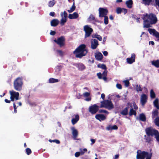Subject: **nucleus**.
<instances>
[{"label":"nucleus","instance_id":"obj_44","mask_svg":"<svg viewBox=\"0 0 159 159\" xmlns=\"http://www.w3.org/2000/svg\"><path fill=\"white\" fill-rule=\"evenodd\" d=\"M148 154L146 155V159H151L152 157V153H149L147 152Z\"/></svg>","mask_w":159,"mask_h":159},{"label":"nucleus","instance_id":"obj_37","mask_svg":"<svg viewBox=\"0 0 159 159\" xmlns=\"http://www.w3.org/2000/svg\"><path fill=\"white\" fill-rule=\"evenodd\" d=\"M144 137H145L146 140V142L148 143H150L151 141H152V139L150 136H147L146 135H145Z\"/></svg>","mask_w":159,"mask_h":159},{"label":"nucleus","instance_id":"obj_12","mask_svg":"<svg viewBox=\"0 0 159 159\" xmlns=\"http://www.w3.org/2000/svg\"><path fill=\"white\" fill-rule=\"evenodd\" d=\"M91 47L92 49H96L99 45L98 41L95 39H91Z\"/></svg>","mask_w":159,"mask_h":159},{"label":"nucleus","instance_id":"obj_50","mask_svg":"<svg viewBox=\"0 0 159 159\" xmlns=\"http://www.w3.org/2000/svg\"><path fill=\"white\" fill-rule=\"evenodd\" d=\"M57 53L59 54L60 56H62L63 55V52L61 50H57Z\"/></svg>","mask_w":159,"mask_h":159},{"label":"nucleus","instance_id":"obj_54","mask_svg":"<svg viewBox=\"0 0 159 159\" xmlns=\"http://www.w3.org/2000/svg\"><path fill=\"white\" fill-rule=\"evenodd\" d=\"M107 70H104L102 74V75L103 76H107Z\"/></svg>","mask_w":159,"mask_h":159},{"label":"nucleus","instance_id":"obj_46","mask_svg":"<svg viewBox=\"0 0 159 159\" xmlns=\"http://www.w3.org/2000/svg\"><path fill=\"white\" fill-rule=\"evenodd\" d=\"M98 110V112L100 113H104L107 114H108L109 113L106 110L100 109L99 110Z\"/></svg>","mask_w":159,"mask_h":159},{"label":"nucleus","instance_id":"obj_36","mask_svg":"<svg viewBox=\"0 0 159 159\" xmlns=\"http://www.w3.org/2000/svg\"><path fill=\"white\" fill-rule=\"evenodd\" d=\"M89 19L90 20H94L96 22H99V21L97 20V19H96L94 16L92 15H91L90 16Z\"/></svg>","mask_w":159,"mask_h":159},{"label":"nucleus","instance_id":"obj_24","mask_svg":"<svg viewBox=\"0 0 159 159\" xmlns=\"http://www.w3.org/2000/svg\"><path fill=\"white\" fill-rule=\"evenodd\" d=\"M129 108V107L128 106L125 108L121 112V114L123 115L126 116L128 114V110Z\"/></svg>","mask_w":159,"mask_h":159},{"label":"nucleus","instance_id":"obj_57","mask_svg":"<svg viewBox=\"0 0 159 159\" xmlns=\"http://www.w3.org/2000/svg\"><path fill=\"white\" fill-rule=\"evenodd\" d=\"M118 129V127L116 125H113L111 127V129L112 130H117Z\"/></svg>","mask_w":159,"mask_h":159},{"label":"nucleus","instance_id":"obj_21","mask_svg":"<svg viewBox=\"0 0 159 159\" xmlns=\"http://www.w3.org/2000/svg\"><path fill=\"white\" fill-rule=\"evenodd\" d=\"M79 120V116L78 115H75V118H73L71 120L72 124L73 125L75 124Z\"/></svg>","mask_w":159,"mask_h":159},{"label":"nucleus","instance_id":"obj_62","mask_svg":"<svg viewBox=\"0 0 159 159\" xmlns=\"http://www.w3.org/2000/svg\"><path fill=\"white\" fill-rule=\"evenodd\" d=\"M133 106L135 110H137L138 109V107L135 103L133 104Z\"/></svg>","mask_w":159,"mask_h":159},{"label":"nucleus","instance_id":"obj_22","mask_svg":"<svg viewBox=\"0 0 159 159\" xmlns=\"http://www.w3.org/2000/svg\"><path fill=\"white\" fill-rule=\"evenodd\" d=\"M61 16L62 18L61 20L60 24L61 26L63 25L66 22V18H64L63 17V12H61Z\"/></svg>","mask_w":159,"mask_h":159},{"label":"nucleus","instance_id":"obj_38","mask_svg":"<svg viewBox=\"0 0 159 159\" xmlns=\"http://www.w3.org/2000/svg\"><path fill=\"white\" fill-rule=\"evenodd\" d=\"M154 122L155 125L159 127V117H156L154 120Z\"/></svg>","mask_w":159,"mask_h":159},{"label":"nucleus","instance_id":"obj_18","mask_svg":"<svg viewBox=\"0 0 159 159\" xmlns=\"http://www.w3.org/2000/svg\"><path fill=\"white\" fill-rule=\"evenodd\" d=\"M95 57L96 60L98 61L102 60L103 57L102 54L99 52L95 53Z\"/></svg>","mask_w":159,"mask_h":159},{"label":"nucleus","instance_id":"obj_5","mask_svg":"<svg viewBox=\"0 0 159 159\" xmlns=\"http://www.w3.org/2000/svg\"><path fill=\"white\" fill-rule=\"evenodd\" d=\"M145 132L148 136H151L156 135L158 132L157 130L153 129L151 127L146 128L145 129Z\"/></svg>","mask_w":159,"mask_h":159},{"label":"nucleus","instance_id":"obj_9","mask_svg":"<svg viewBox=\"0 0 159 159\" xmlns=\"http://www.w3.org/2000/svg\"><path fill=\"white\" fill-rule=\"evenodd\" d=\"M99 16L100 17H103L106 16L107 14L108 11L106 8L100 7L98 9Z\"/></svg>","mask_w":159,"mask_h":159},{"label":"nucleus","instance_id":"obj_49","mask_svg":"<svg viewBox=\"0 0 159 159\" xmlns=\"http://www.w3.org/2000/svg\"><path fill=\"white\" fill-rule=\"evenodd\" d=\"M13 107L14 109V112L15 113H17V111L16 110V109L17 108V107H16V106L14 102L13 103Z\"/></svg>","mask_w":159,"mask_h":159},{"label":"nucleus","instance_id":"obj_35","mask_svg":"<svg viewBox=\"0 0 159 159\" xmlns=\"http://www.w3.org/2000/svg\"><path fill=\"white\" fill-rule=\"evenodd\" d=\"M150 96L152 98H154L156 97L155 93L152 89H151L150 90Z\"/></svg>","mask_w":159,"mask_h":159},{"label":"nucleus","instance_id":"obj_11","mask_svg":"<svg viewBox=\"0 0 159 159\" xmlns=\"http://www.w3.org/2000/svg\"><path fill=\"white\" fill-rule=\"evenodd\" d=\"M137 153V159H144L146 155L148 154L147 152L143 151L141 152L140 150H138Z\"/></svg>","mask_w":159,"mask_h":159},{"label":"nucleus","instance_id":"obj_52","mask_svg":"<svg viewBox=\"0 0 159 159\" xmlns=\"http://www.w3.org/2000/svg\"><path fill=\"white\" fill-rule=\"evenodd\" d=\"M97 75L98 76V78L99 79H102V74L101 72H99L97 74Z\"/></svg>","mask_w":159,"mask_h":159},{"label":"nucleus","instance_id":"obj_32","mask_svg":"<svg viewBox=\"0 0 159 159\" xmlns=\"http://www.w3.org/2000/svg\"><path fill=\"white\" fill-rule=\"evenodd\" d=\"M56 2L54 0H52L48 2V5L50 7H52L55 4Z\"/></svg>","mask_w":159,"mask_h":159},{"label":"nucleus","instance_id":"obj_14","mask_svg":"<svg viewBox=\"0 0 159 159\" xmlns=\"http://www.w3.org/2000/svg\"><path fill=\"white\" fill-rule=\"evenodd\" d=\"M148 97L146 95L143 94L141 96L140 102L142 106H144L147 102Z\"/></svg>","mask_w":159,"mask_h":159},{"label":"nucleus","instance_id":"obj_31","mask_svg":"<svg viewBox=\"0 0 159 159\" xmlns=\"http://www.w3.org/2000/svg\"><path fill=\"white\" fill-rule=\"evenodd\" d=\"M58 81L59 80L58 79L53 78H50L49 80V82L51 83H57Z\"/></svg>","mask_w":159,"mask_h":159},{"label":"nucleus","instance_id":"obj_3","mask_svg":"<svg viewBox=\"0 0 159 159\" xmlns=\"http://www.w3.org/2000/svg\"><path fill=\"white\" fill-rule=\"evenodd\" d=\"M23 85V78L22 77L17 78L13 82L14 89L17 91H20L22 90Z\"/></svg>","mask_w":159,"mask_h":159},{"label":"nucleus","instance_id":"obj_60","mask_svg":"<svg viewBox=\"0 0 159 159\" xmlns=\"http://www.w3.org/2000/svg\"><path fill=\"white\" fill-rule=\"evenodd\" d=\"M80 152H76L75 154V156L76 157H78L80 155Z\"/></svg>","mask_w":159,"mask_h":159},{"label":"nucleus","instance_id":"obj_41","mask_svg":"<svg viewBox=\"0 0 159 159\" xmlns=\"http://www.w3.org/2000/svg\"><path fill=\"white\" fill-rule=\"evenodd\" d=\"M25 152L28 155H30L32 153L31 150L29 148H27L26 149Z\"/></svg>","mask_w":159,"mask_h":159},{"label":"nucleus","instance_id":"obj_51","mask_svg":"<svg viewBox=\"0 0 159 159\" xmlns=\"http://www.w3.org/2000/svg\"><path fill=\"white\" fill-rule=\"evenodd\" d=\"M83 95L84 97H88L90 95V93L89 92H86L84 93Z\"/></svg>","mask_w":159,"mask_h":159},{"label":"nucleus","instance_id":"obj_45","mask_svg":"<svg viewBox=\"0 0 159 159\" xmlns=\"http://www.w3.org/2000/svg\"><path fill=\"white\" fill-rule=\"evenodd\" d=\"M104 23L105 25H107L108 23V19L107 16H106L104 17Z\"/></svg>","mask_w":159,"mask_h":159},{"label":"nucleus","instance_id":"obj_47","mask_svg":"<svg viewBox=\"0 0 159 159\" xmlns=\"http://www.w3.org/2000/svg\"><path fill=\"white\" fill-rule=\"evenodd\" d=\"M28 103L29 105L31 107H35L37 105V104L35 102H29Z\"/></svg>","mask_w":159,"mask_h":159},{"label":"nucleus","instance_id":"obj_8","mask_svg":"<svg viewBox=\"0 0 159 159\" xmlns=\"http://www.w3.org/2000/svg\"><path fill=\"white\" fill-rule=\"evenodd\" d=\"M84 30L85 32V38L89 37L93 32V29L88 25H85L84 26Z\"/></svg>","mask_w":159,"mask_h":159},{"label":"nucleus","instance_id":"obj_17","mask_svg":"<svg viewBox=\"0 0 159 159\" xmlns=\"http://www.w3.org/2000/svg\"><path fill=\"white\" fill-rule=\"evenodd\" d=\"M72 130V134L73 136V139L74 140L77 139L76 138L77 137L78 135V131L77 129H75V128L72 127L71 128Z\"/></svg>","mask_w":159,"mask_h":159},{"label":"nucleus","instance_id":"obj_33","mask_svg":"<svg viewBox=\"0 0 159 159\" xmlns=\"http://www.w3.org/2000/svg\"><path fill=\"white\" fill-rule=\"evenodd\" d=\"M97 66L98 68H101L102 69L105 70H106L107 69L106 65L104 64H99Z\"/></svg>","mask_w":159,"mask_h":159},{"label":"nucleus","instance_id":"obj_61","mask_svg":"<svg viewBox=\"0 0 159 159\" xmlns=\"http://www.w3.org/2000/svg\"><path fill=\"white\" fill-rule=\"evenodd\" d=\"M56 32L54 31L51 30L50 32V34L52 35H54L56 34Z\"/></svg>","mask_w":159,"mask_h":159},{"label":"nucleus","instance_id":"obj_10","mask_svg":"<svg viewBox=\"0 0 159 159\" xmlns=\"http://www.w3.org/2000/svg\"><path fill=\"white\" fill-rule=\"evenodd\" d=\"M99 109V107L95 104L89 107V111L91 114L93 115L95 114L98 112Z\"/></svg>","mask_w":159,"mask_h":159},{"label":"nucleus","instance_id":"obj_15","mask_svg":"<svg viewBox=\"0 0 159 159\" xmlns=\"http://www.w3.org/2000/svg\"><path fill=\"white\" fill-rule=\"evenodd\" d=\"M135 55L134 53L132 54L131 57L130 58H127L126 61L128 63L131 64L135 61Z\"/></svg>","mask_w":159,"mask_h":159},{"label":"nucleus","instance_id":"obj_58","mask_svg":"<svg viewBox=\"0 0 159 159\" xmlns=\"http://www.w3.org/2000/svg\"><path fill=\"white\" fill-rule=\"evenodd\" d=\"M127 11H128L127 9H125V8H122V12L124 13V14H126L127 12Z\"/></svg>","mask_w":159,"mask_h":159},{"label":"nucleus","instance_id":"obj_23","mask_svg":"<svg viewBox=\"0 0 159 159\" xmlns=\"http://www.w3.org/2000/svg\"><path fill=\"white\" fill-rule=\"evenodd\" d=\"M125 3L128 8H130L132 7L133 4V2L132 0H128L126 1Z\"/></svg>","mask_w":159,"mask_h":159},{"label":"nucleus","instance_id":"obj_34","mask_svg":"<svg viewBox=\"0 0 159 159\" xmlns=\"http://www.w3.org/2000/svg\"><path fill=\"white\" fill-rule=\"evenodd\" d=\"M78 67L79 69L81 70H83L85 68L84 65L82 63L79 64Z\"/></svg>","mask_w":159,"mask_h":159},{"label":"nucleus","instance_id":"obj_30","mask_svg":"<svg viewBox=\"0 0 159 159\" xmlns=\"http://www.w3.org/2000/svg\"><path fill=\"white\" fill-rule=\"evenodd\" d=\"M74 2L70 10H68L67 11L69 13H71L75 9L76 7L75 5L74 0H73Z\"/></svg>","mask_w":159,"mask_h":159},{"label":"nucleus","instance_id":"obj_19","mask_svg":"<svg viewBox=\"0 0 159 159\" xmlns=\"http://www.w3.org/2000/svg\"><path fill=\"white\" fill-rule=\"evenodd\" d=\"M79 16V15L77 12H74L72 14H69L68 18L71 19H75L78 18Z\"/></svg>","mask_w":159,"mask_h":159},{"label":"nucleus","instance_id":"obj_59","mask_svg":"<svg viewBox=\"0 0 159 159\" xmlns=\"http://www.w3.org/2000/svg\"><path fill=\"white\" fill-rule=\"evenodd\" d=\"M63 16L64 17V18H66L67 16V14L66 12L65 11H64L63 12Z\"/></svg>","mask_w":159,"mask_h":159},{"label":"nucleus","instance_id":"obj_16","mask_svg":"<svg viewBox=\"0 0 159 159\" xmlns=\"http://www.w3.org/2000/svg\"><path fill=\"white\" fill-rule=\"evenodd\" d=\"M95 118L100 121H101L106 119V116L103 114H98L95 116Z\"/></svg>","mask_w":159,"mask_h":159},{"label":"nucleus","instance_id":"obj_43","mask_svg":"<svg viewBox=\"0 0 159 159\" xmlns=\"http://www.w3.org/2000/svg\"><path fill=\"white\" fill-rule=\"evenodd\" d=\"M145 5H149L152 0H143Z\"/></svg>","mask_w":159,"mask_h":159},{"label":"nucleus","instance_id":"obj_29","mask_svg":"<svg viewBox=\"0 0 159 159\" xmlns=\"http://www.w3.org/2000/svg\"><path fill=\"white\" fill-rule=\"evenodd\" d=\"M153 103L154 106L157 109H159V101L158 98H157L154 101Z\"/></svg>","mask_w":159,"mask_h":159},{"label":"nucleus","instance_id":"obj_56","mask_svg":"<svg viewBox=\"0 0 159 159\" xmlns=\"http://www.w3.org/2000/svg\"><path fill=\"white\" fill-rule=\"evenodd\" d=\"M96 38H97L100 41H101L102 40V37L100 35L98 34L97 35V37Z\"/></svg>","mask_w":159,"mask_h":159},{"label":"nucleus","instance_id":"obj_26","mask_svg":"<svg viewBox=\"0 0 159 159\" xmlns=\"http://www.w3.org/2000/svg\"><path fill=\"white\" fill-rule=\"evenodd\" d=\"M152 117L153 119L155 117L157 116L159 114L158 111L157 109H155L152 112Z\"/></svg>","mask_w":159,"mask_h":159},{"label":"nucleus","instance_id":"obj_39","mask_svg":"<svg viewBox=\"0 0 159 159\" xmlns=\"http://www.w3.org/2000/svg\"><path fill=\"white\" fill-rule=\"evenodd\" d=\"M136 91L138 92L142 91L143 90L142 88L140 86V85L139 86L138 85H136Z\"/></svg>","mask_w":159,"mask_h":159},{"label":"nucleus","instance_id":"obj_55","mask_svg":"<svg viewBox=\"0 0 159 159\" xmlns=\"http://www.w3.org/2000/svg\"><path fill=\"white\" fill-rule=\"evenodd\" d=\"M157 134L155 136V138H156L157 141L159 143V133H157Z\"/></svg>","mask_w":159,"mask_h":159},{"label":"nucleus","instance_id":"obj_13","mask_svg":"<svg viewBox=\"0 0 159 159\" xmlns=\"http://www.w3.org/2000/svg\"><path fill=\"white\" fill-rule=\"evenodd\" d=\"M148 31L149 33L155 36L156 38H157L159 40V33L157 32L155 29H153L149 28L148 29Z\"/></svg>","mask_w":159,"mask_h":159},{"label":"nucleus","instance_id":"obj_7","mask_svg":"<svg viewBox=\"0 0 159 159\" xmlns=\"http://www.w3.org/2000/svg\"><path fill=\"white\" fill-rule=\"evenodd\" d=\"M65 39L63 36L58 38L57 40H54V41L58 44L60 47L63 46L65 44Z\"/></svg>","mask_w":159,"mask_h":159},{"label":"nucleus","instance_id":"obj_48","mask_svg":"<svg viewBox=\"0 0 159 159\" xmlns=\"http://www.w3.org/2000/svg\"><path fill=\"white\" fill-rule=\"evenodd\" d=\"M124 82L126 87H128L129 86V82L128 80H125Z\"/></svg>","mask_w":159,"mask_h":159},{"label":"nucleus","instance_id":"obj_20","mask_svg":"<svg viewBox=\"0 0 159 159\" xmlns=\"http://www.w3.org/2000/svg\"><path fill=\"white\" fill-rule=\"evenodd\" d=\"M59 23V21L57 19H53L51 21V25L52 26L56 27L57 26Z\"/></svg>","mask_w":159,"mask_h":159},{"label":"nucleus","instance_id":"obj_25","mask_svg":"<svg viewBox=\"0 0 159 159\" xmlns=\"http://www.w3.org/2000/svg\"><path fill=\"white\" fill-rule=\"evenodd\" d=\"M139 118L140 120L143 121H145L146 119L145 116L143 113L139 114Z\"/></svg>","mask_w":159,"mask_h":159},{"label":"nucleus","instance_id":"obj_64","mask_svg":"<svg viewBox=\"0 0 159 159\" xmlns=\"http://www.w3.org/2000/svg\"><path fill=\"white\" fill-rule=\"evenodd\" d=\"M155 1L156 5L158 6L159 7V0H155Z\"/></svg>","mask_w":159,"mask_h":159},{"label":"nucleus","instance_id":"obj_4","mask_svg":"<svg viewBox=\"0 0 159 159\" xmlns=\"http://www.w3.org/2000/svg\"><path fill=\"white\" fill-rule=\"evenodd\" d=\"M100 107H105L109 110H111L114 108V105L111 100H107L101 102Z\"/></svg>","mask_w":159,"mask_h":159},{"label":"nucleus","instance_id":"obj_40","mask_svg":"<svg viewBox=\"0 0 159 159\" xmlns=\"http://www.w3.org/2000/svg\"><path fill=\"white\" fill-rule=\"evenodd\" d=\"M49 141L51 143L52 142H55L57 144H59L60 143V141L58 140L57 139H55V140H51V139H49Z\"/></svg>","mask_w":159,"mask_h":159},{"label":"nucleus","instance_id":"obj_63","mask_svg":"<svg viewBox=\"0 0 159 159\" xmlns=\"http://www.w3.org/2000/svg\"><path fill=\"white\" fill-rule=\"evenodd\" d=\"M119 154H116L115 156V157L114 158V159H118L119 158Z\"/></svg>","mask_w":159,"mask_h":159},{"label":"nucleus","instance_id":"obj_27","mask_svg":"<svg viewBox=\"0 0 159 159\" xmlns=\"http://www.w3.org/2000/svg\"><path fill=\"white\" fill-rule=\"evenodd\" d=\"M152 65L156 67H159V60L153 61L152 62Z\"/></svg>","mask_w":159,"mask_h":159},{"label":"nucleus","instance_id":"obj_2","mask_svg":"<svg viewBox=\"0 0 159 159\" xmlns=\"http://www.w3.org/2000/svg\"><path fill=\"white\" fill-rule=\"evenodd\" d=\"M88 52L86 45L84 44H81L75 49L73 53L75 55L76 57L81 58L82 57L85 56Z\"/></svg>","mask_w":159,"mask_h":159},{"label":"nucleus","instance_id":"obj_1","mask_svg":"<svg viewBox=\"0 0 159 159\" xmlns=\"http://www.w3.org/2000/svg\"><path fill=\"white\" fill-rule=\"evenodd\" d=\"M142 19L143 20V28L151 27V25L155 24L157 21L156 16L152 13L143 15Z\"/></svg>","mask_w":159,"mask_h":159},{"label":"nucleus","instance_id":"obj_28","mask_svg":"<svg viewBox=\"0 0 159 159\" xmlns=\"http://www.w3.org/2000/svg\"><path fill=\"white\" fill-rule=\"evenodd\" d=\"M136 110H134L133 108H132L130 109L129 113V115L130 116H132L133 115L136 116Z\"/></svg>","mask_w":159,"mask_h":159},{"label":"nucleus","instance_id":"obj_6","mask_svg":"<svg viewBox=\"0 0 159 159\" xmlns=\"http://www.w3.org/2000/svg\"><path fill=\"white\" fill-rule=\"evenodd\" d=\"M9 93L10 95V99L11 101H14L15 99L16 100L19 99V93L14 91H10Z\"/></svg>","mask_w":159,"mask_h":159},{"label":"nucleus","instance_id":"obj_53","mask_svg":"<svg viewBox=\"0 0 159 159\" xmlns=\"http://www.w3.org/2000/svg\"><path fill=\"white\" fill-rule=\"evenodd\" d=\"M116 87L119 89H122V87L121 85L119 84H116Z\"/></svg>","mask_w":159,"mask_h":159},{"label":"nucleus","instance_id":"obj_42","mask_svg":"<svg viewBox=\"0 0 159 159\" xmlns=\"http://www.w3.org/2000/svg\"><path fill=\"white\" fill-rule=\"evenodd\" d=\"M122 11V8L120 7H117L116 9V12L118 14H120Z\"/></svg>","mask_w":159,"mask_h":159}]
</instances>
